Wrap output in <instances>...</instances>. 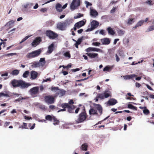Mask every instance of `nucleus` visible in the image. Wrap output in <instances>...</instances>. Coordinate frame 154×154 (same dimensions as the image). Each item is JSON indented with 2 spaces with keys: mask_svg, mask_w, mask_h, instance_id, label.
<instances>
[{
  "mask_svg": "<svg viewBox=\"0 0 154 154\" xmlns=\"http://www.w3.org/2000/svg\"><path fill=\"white\" fill-rule=\"evenodd\" d=\"M72 22V20L68 19L64 21L60 22L57 24V27L61 30H64L66 27L69 26Z\"/></svg>",
  "mask_w": 154,
  "mask_h": 154,
  "instance_id": "nucleus-3",
  "label": "nucleus"
},
{
  "mask_svg": "<svg viewBox=\"0 0 154 154\" xmlns=\"http://www.w3.org/2000/svg\"><path fill=\"white\" fill-rule=\"evenodd\" d=\"M80 69L79 68H76L75 69H73L71 70V71H72V72H75L77 71H79Z\"/></svg>",
  "mask_w": 154,
  "mask_h": 154,
  "instance_id": "nucleus-56",
  "label": "nucleus"
},
{
  "mask_svg": "<svg viewBox=\"0 0 154 154\" xmlns=\"http://www.w3.org/2000/svg\"><path fill=\"white\" fill-rule=\"evenodd\" d=\"M54 44L53 43H52L48 47V49L47 51V53L51 54L52 52L54 50Z\"/></svg>",
  "mask_w": 154,
  "mask_h": 154,
  "instance_id": "nucleus-22",
  "label": "nucleus"
},
{
  "mask_svg": "<svg viewBox=\"0 0 154 154\" xmlns=\"http://www.w3.org/2000/svg\"><path fill=\"white\" fill-rule=\"evenodd\" d=\"M64 55L65 57H69V58L70 57V54L69 52H66L64 54Z\"/></svg>",
  "mask_w": 154,
  "mask_h": 154,
  "instance_id": "nucleus-49",
  "label": "nucleus"
},
{
  "mask_svg": "<svg viewBox=\"0 0 154 154\" xmlns=\"http://www.w3.org/2000/svg\"><path fill=\"white\" fill-rule=\"evenodd\" d=\"M65 94V91L63 89H59L58 92L57 93V95H58L59 94L61 96H63Z\"/></svg>",
  "mask_w": 154,
  "mask_h": 154,
  "instance_id": "nucleus-29",
  "label": "nucleus"
},
{
  "mask_svg": "<svg viewBox=\"0 0 154 154\" xmlns=\"http://www.w3.org/2000/svg\"><path fill=\"white\" fill-rule=\"evenodd\" d=\"M107 30L109 34L113 35L115 34V32L114 30L110 27H108Z\"/></svg>",
  "mask_w": 154,
  "mask_h": 154,
  "instance_id": "nucleus-26",
  "label": "nucleus"
},
{
  "mask_svg": "<svg viewBox=\"0 0 154 154\" xmlns=\"http://www.w3.org/2000/svg\"><path fill=\"white\" fill-rule=\"evenodd\" d=\"M53 119L54 121V125H55L59 124L60 122L56 118H55V117L53 116Z\"/></svg>",
  "mask_w": 154,
  "mask_h": 154,
  "instance_id": "nucleus-31",
  "label": "nucleus"
},
{
  "mask_svg": "<svg viewBox=\"0 0 154 154\" xmlns=\"http://www.w3.org/2000/svg\"><path fill=\"white\" fill-rule=\"evenodd\" d=\"M10 123V122H6L4 125V127L5 128L7 126H8L9 125Z\"/></svg>",
  "mask_w": 154,
  "mask_h": 154,
  "instance_id": "nucleus-53",
  "label": "nucleus"
},
{
  "mask_svg": "<svg viewBox=\"0 0 154 154\" xmlns=\"http://www.w3.org/2000/svg\"><path fill=\"white\" fill-rule=\"evenodd\" d=\"M103 94L105 98H107L110 96V94L107 92H105Z\"/></svg>",
  "mask_w": 154,
  "mask_h": 154,
  "instance_id": "nucleus-48",
  "label": "nucleus"
},
{
  "mask_svg": "<svg viewBox=\"0 0 154 154\" xmlns=\"http://www.w3.org/2000/svg\"><path fill=\"white\" fill-rule=\"evenodd\" d=\"M73 100H71L68 103H66L68 104L67 107L68 108V111H69V113H74V110L75 108V106L72 104L74 103Z\"/></svg>",
  "mask_w": 154,
  "mask_h": 154,
  "instance_id": "nucleus-10",
  "label": "nucleus"
},
{
  "mask_svg": "<svg viewBox=\"0 0 154 154\" xmlns=\"http://www.w3.org/2000/svg\"><path fill=\"white\" fill-rule=\"evenodd\" d=\"M83 29H80L79 30H78L77 31V32L78 33L81 34V33H82V32H83Z\"/></svg>",
  "mask_w": 154,
  "mask_h": 154,
  "instance_id": "nucleus-62",
  "label": "nucleus"
},
{
  "mask_svg": "<svg viewBox=\"0 0 154 154\" xmlns=\"http://www.w3.org/2000/svg\"><path fill=\"white\" fill-rule=\"evenodd\" d=\"M55 107V106L53 105H50L49 106V108L50 109H54Z\"/></svg>",
  "mask_w": 154,
  "mask_h": 154,
  "instance_id": "nucleus-64",
  "label": "nucleus"
},
{
  "mask_svg": "<svg viewBox=\"0 0 154 154\" xmlns=\"http://www.w3.org/2000/svg\"><path fill=\"white\" fill-rule=\"evenodd\" d=\"M99 23L97 21L93 20L91 23V27L88 28L86 30V32L91 31L97 27Z\"/></svg>",
  "mask_w": 154,
  "mask_h": 154,
  "instance_id": "nucleus-8",
  "label": "nucleus"
},
{
  "mask_svg": "<svg viewBox=\"0 0 154 154\" xmlns=\"http://www.w3.org/2000/svg\"><path fill=\"white\" fill-rule=\"evenodd\" d=\"M19 128L23 129H28L27 128V124L26 123L23 122V125H20L19 127Z\"/></svg>",
  "mask_w": 154,
  "mask_h": 154,
  "instance_id": "nucleus-33",
  "label": "nucleus"
},
{
  "mask_svg": "<svg viewBox=\"0 0 154 154\" xmlns=\"http://www.w3.org/2000/svg\"><path fill=\"white\" fill-rule=\"evenodd\" d=\"M10 84L13 88L19 87L21 89L27 88L31 85L29 83L26 82L21 79H14L11 81Z\"/></svg>",
  "mask_w": 154,
  "mask_h": 154,
  "instance_id": "nucleus-1",
  "label": "nucleus"
},
{
  "mask_svg": "<svg viewBox=\"0 0 154 154\" xmlns=\"http://www.w3.org/2000/svg\"><path fill=\"white\" fill-rule=\"evenodd\" d=\"M119 38L115 39L114 40V41L113 42V44L114 45L116 44L117 41H119Z\"/></svg>",
  "mask_w": 154,
  "mask_h": 154,
  "instance_id": "nucleus-61",
  "label": "nucleus"
},
{
  "mask_svg": "<svg viewBox=\"0 0 154 154\" xmlns=\"http://www.w3.org/2000/svg\"><path fill=\"white\" fill-rule=\"evenodd\" d=\"M128 108L132 109H133L134 110H137V108L136 107L133 106V105H132L131 104H128Z\"/></svg>",
  "mask_w": 154,
  "mask_h": 154,
  "instance_id": "nucleus-34",
  "label": "nucleus"
},
{
  "mask_svg": "<svg viewBox=\"0 0 154 154\" xmlns=\"http://www.w3.org/2000/svg\"><path fill=\"white\" fill-rule=\"evenodd\" d=\"M101 42L103 45H108L110 42L109 39L108 38H104L101 39Z\"/></svg>",
  "mask_w": 154,
  "mask_h": 154,
  "instance_id": "nucleus-17",
  "label": "nucleus"
},
{
  "mask_svg": "<svg viewBox=\"0 0 154 154\" xmlns=\"http://www.w3.org/2000/svg\"><path fill=\"white\" fill-rule=\"evenodd\" d=\"M44 100L48 104H52L54 103L55 99L53 97L49 95L45 97Z\"/></svg>",
  "mask_w": 154,
  "mask_h": 154,
  "instance_id": "nucleus-11",
  "label": "nucleus"
},
{
  "mask_svg": "<svg viewBox=\"0 0 154 154\" xmlns=\"http://www.w3.org/2000/svg\"><path fill=\"white\" fill-rule=\"evenodd\" d=\"M68 104H66V103H62L61 105V106L63 108V109H61L60 110H59L57 111V112H59L61 111H66L69 112V111H68V108L67 106Z\"/></svg>",
  "mask_w": 154,
  "mask_h": 154,
  "instance_id": "nucleus-15",
  "label": "nucleus"
},
{
  "mask_svg": "<svg viewBox=\"0 0 154 154\" xmlns=\"http://www.w3.org/2000/svg\"><path fill=\"white\" fill-rule=\"evenodd\" d=\"M53 119V117H52L50 115H48L45 116V119L50 121H51Z\"/></svg>",
  "mask_w": 154,
  "mask_h": 154,
  "instance_id": "nucleus-36",
  "label": "nucleus"
},
{
  "mask_svg": "<svg viewBox=\"0 0 154 154\" xmlns=\"http://www.w3.org/2000/svg\"><path fill=\"white\" fill-rule=\"evenodd\" d=\"M143 112L144 114L146 115H149L150 113L149 110L146 107L143 110Z\"/></svg>",
  "mask_w": 154,
  "mask_h": 154,
  "instance_id": "nucleus-35",
  "label": "nucleus"
},
{
  "mask_svg": "<svg viewBox=\"0 0 154 154\" xmlns=\"http://www.w3.org/2000/svg\"><path fill=\"white\" fill-rule=\"evenodd\" d=\"M15 20H11L8 22L7 23V25L10 26V28H11L12 25L14 23Z\"/></svg>",
  "mask_w": 154,
  "mask_h": 154,
  "instance_id": "nucleus-40",
  "label": "nucleus"
},
{
  "mask_svg": "<svg viewBox=\"0 0 154 154\" xmlns=\"http://www.w3.org/2000/svg\"><path fill=\"white\" fill-rule=\"evenodd\" d=\"M56 9L57 11L61 12L62 11L63 9L60 3H57L56 5Z\"/></svg>",
  "mask_w": 154,
  "mask_h": 154,
  "instance_id": "nucleus-21",
  "label": "nucleus"
},
{
  "mask_svg": "<svg viewBox=\"0 0 154 154\" xmlns=\"http://www.w3.org/2000/svg\"><path fill=\"white\" fill-rule=\"evenodd\" d=\"M96 109L94 108L91 109L89 111L90 115H96L100 116L103 113V108L101 105L99 104H94Z\"/></svg>",
  "mask_w": 154,
  "mask_h": 154,
  "instance_id": "nucleus-2",
  "label": "nucleus"
},
{
  "mask_svg": "<svg viewBox=\"0 0 154 154\" xmlns=\"http://www.w3.org/2000/svg\"><path fill=\"white\" fill-rule=\"evenodd\" d=\"M60 89L58 87H54L52 86L51 87V90L53 92L56 93V94L57 95V93L58 92Z\"/></svg>",
  "mask_w": 154,
  "mask_h": 154,
  "instance_id": "nucleus-28",
  "label": "nucleus"
},
{
  "mask_svg": "<svg viewBox=\"0 0 154 154\" xmlns=\"http://www.w3.org/2000/svg\"><path fill=\"white\" fill-rule=\"evenodd\" d=\"M86 54L90 59L97 58L98 57V54L96 53H87Z\"/></svg>",
  "mask_w": 154,
  "mask_h": 154,
  "instance_id": "nucleus-14",
  "label": "nucleus"
},
{
  "mask_svg": "<svg viewBox=\"0 0 154 154\" xmlns=\"http://www.w3.org/2000/svg\"><path fill=\"white\" fill-rule=\"evenodd\" d=\"M136 76L134 74L128 75L124 76V78L125 79L127 80L132 79Z\"/></svg>",
  "mask_w": 154,
  "mask_h": 154,
  "instance_id": "nucleus-27",
  "label": "nucleus"
},
{
  "mask_svg": "<svg viewBox=\"0 0 154 154\" xmlns=\"http://www.w3.org/2000/svg\"><path fill=\"white\" fill-rule=\"evenodd\" d=\"M117 102L116 100L112 98L110 99L108 101V104L109 106H112L115 105Z\"/></svg>",
  "mask_w": 154,
  "mask_h": 154,
  "instance_id": "nucleus-19",
  "label": "nucleus"
},
{
  "mask_svg": "<svg viewBox=\"0 0 154 154\" xmlns=\"http://www.w3.org/2000/svg\"><path fill=\"white\" fill-rule=\"evenodd\" d=\"M45 34L50 39H54L57 38L58 35L55 32L51 30H47L45 32Z\"/></svg>",
  "mask_w": 154,
  "mask_h": 154,
  "instance_id": "nucleus-5",
  "label": "nucleus"
},
{
  "mask_svg": "<svg viewBox=\"0 0 154 154\" xmlns=\"http://www.w3.org/2000/svg\"><path fill=\"white\" fill-rule=\"evenodd\" d=\"M109 69L110 67L109 66H106L105 68H104L103 69V71H108L109 70Z\"/></svg>",
  "mask_w": 154,
  "mask_h": 154,
  "instance_id": "nucleus-51",
  "label": "nucleus"
},
{
  "mask_svg": "<svg viewBox=\"0 0 154 154\" xmlns=\"http://www.w3.org/2000/svg\"><path fill=\"white\" fill-rule=\"evenodd\" d=\"M32 67L33 68H36L39 67L41 66L40 62H34L31 63Z\"/></svg>",
  "mask_w": 154,
  "mask_h": 154,
  "instance_id": "nucleus-23",
  "label": "nucleus"
},
{
  "mask_svg": "<svg viewBox=\"0 0 154 154\" xmlns=\"http://www.w3.org/2000/svg\"><path fill=\"white\" fill-rule=\"evenodd\" d=\"M25 98L23 97H21V98H19L17 99H16L14 101L15 102H19L21 100H23V99H25Z\"/></svg>",
  "mask_w": 154,
  "mask_h": 154,
  "instance_id": "nucleus-52",
  "label": "nucleus"
},
{
  "mask_svg": "<svg viewBox=\"0 0 154 154\" xmlns=\"http://www.w3.org/2000/svg\"><path fill=\"white\" fill-rule=\"evenodd\" d=\"M109 117V116H108L107 117H106V118H105L104 119H103V120L101 121H100L99 122H98V123L97 124H96L94 126H95V125H97L99 124H101V122L103 121H104L105 120H106L107 119H108Z\"/></svg>",
  "mask_w": 154,
  "mask_h": 154,
  "instance_id": "nucleus-47",
  "label": "nucleus"
},
{
  "mask_svg": "<svg viewBox=\"0 0 154 154\" xmlns=\"http://www.w3.org/2000/svg\"><path fill=\"white\" fill-rule=\"evenodd\" d=\"M93 45L96 46H99L100 44V43L98 42H95L93 43Z\"/></svg>",
  "mask_w": 154,
  "mask_h": 154,
  "instance_id": "nucleus-57",
  "label": "nucleus"
},
{
  "mask_svg": "<svg viewBox=\"0 0 154 154\" xmlns=\"http://www.w3.org/2000/svg\"><path fill=\"white\" fill-rule=\"evenodd\" d=\"M116 7H113L112 10L110 11V13H112L114 12L116 10Z\"/></svg>",
  "mask_w": 154,
  "mask_h": 154,
  "instance_id": "nucleus-55",
  "label": "nucleus"
},
{
  "mask_svg": "<svg viewBox=\"0 0 154 154\" xmlns=\"http://www.w3.org/2000/svg\"><path fill=\"white\" fill-rule=\"evenodd\" d=\"M41 51L39 49L33 51L32 52L28 53L26 55V57L28 59H32L38 56L41 53Z\"/></svg>",
  "mask_w": 154,
  "mask_h": 154,
  "instance_id": "nucleus-4",
  "label": "nucleus"
},
{
  "mask_svg": "<svg viewBox=\"0 0 154 154\" xmlns=\"http://www.w3.org/2000/svg\"><path fill=\"white\" fill-rule=\"evenodd\" d=\"M10 97V96L9 95V94L8 93H4L3 92H1L0 93V97Z\"/></svg>",
  "mask_w": 154,
  "mask_h": 154,
  "instance_id": "nucleus-37",
  "label": "nucleus"
},
{
  "mask_svg": "<svg viewBox=\"0 0 154 154\" xmlns=\"http://www.w3.org/2000/svg\"><path fill=\"white\" fill-rule=\"evenodd\" d=\"M144 22V20H143L139 21L136 25L133 28V29H136L137 27L141 26L143 23Z\"/></svg>",
  "mask_w": 154,
  "mask_h": 154,
  "instance_id": "nucleus-25",
  "label": "nucleus"
},
{
  "mask_svg": "<svg viewBox=\"0 0 154 154\" xmlns=\"http://www.w3.org/2000/svg\"><path fill=\"white\" fill-rule=\"evenodd\" d=\"M108 17V16L107 15H104L101 17V19H106Z\"/></svg>",
  "mask_w": 154,
  "mask_h": 154,
  "instance_id": "nucleus-59",
  "label": "nucleus"
},
{
  "mask_svg": "<svg viewBox=\"0 0 154 154\" xmlns=\"http://www.w3.org/2000/svg\"><path fill=\"white\" fill-rule=\"evenodd\" d=\"M39 87H34L30 89L29 92L33 97H37V95L39 94Z\"/></svg>",
  "mask_w": 154,
  "mask_h": 154,
  "instance_id": "nucleus-7",
  "label": "nucleus"
},
{
  "mask_svg": "<svg viewBox=\"0 0 154 154\" xmlns=\"http://www.w3.org/2000/svg\"><path fill=\"white\" fill-rule=\"evenodd\" d=\"M86 20L85 19H84L76 23L73 27V29L74 31H76L77 29H79L81 27L84 26L86 23Z\"/></svg>",
  "mask_w": 154,
  "mask_h": 154,
  "instance_id": "nucleus-9",
  "label": "nucleus"
},
{
  "mask_svg": "<svg viewBox=\"0 0 154 154\" xmlns=\"http://www.w3.org/2000/svg\"><path fill=\"white\" fill-rule=\"evenodd\" d=\"M42 41V38L38 37L35 38L32 43V45L34 47H36L40 44Z\"/></svg>",
  "mask_w": 154,
  "mask_h": 154,
  "instance_id": "nucleus-12",
  "label": "nucleus"
},
{
  "mask_svg": "<svg viewBox=\"0 0 154 154\" xmlns=\"http://www.w3.org/2000/svg\"><path fill=\"white\" fill-rule=\"evenodd\" d=\"M82 37L81 38H79L77 41L76 42V43L79 45H80L82 41Z\"/></svg>",
  "mask_w": 154,
  "mask_h": 154,
  "instance_id": "nucleus-45",
  "label": "nucleus"
},
{
  "mask_svg": "<svg viewBox=\"0 0 154 154\" xmlns=\"http://www.w3.org/2000/svg\"><path fill=\"white\" fill-rule=\"evenodd\" d=\"M19 71L18 70H14L11 72V74L13 75H17L19 74Z\"/></svg>",
  "mask_w": 154,
  "mask_h": 154,
  "instance_id": "nucleus-41",
  "label": "nucleus"
},
{
  "mask_svg": "<svg viewBox=\"0 0 154 154\" xmlns=\"http://www.w3.org/2000/svg\"><path fill=\"white\" fill-rule=\"evenodd\" d=\"M80 0H73L71 5V8L74 9L80 5Z\"/></svg>",
  "mask_w": 154,
  "mask_h": 154,
  "instance_id": "nucleus-13",
  "label": "nucleus"
},
{
  "mask_svg": "<svg viewBox=\"0 0 154 154\" xmlns=\"http://www.w3.org/2000/svg\"><path fill=\"white\" fill-rule=\"evenodd\" d=\"M39 88L40 89L39 91H40L41 92H42L44 89V88L42 85L40 86Z\"/></svg>",
  "mask_w": 154,
  "mask_h": 154,
  "instance_id": "nucleus-54",
  "label": "nucleus"
},
{
  "mask_svg": "<svg viewBox=\"0 0 154 154\" xmlns=\"http://www.w3.org/2000/svg\"><path fill=\"white\" fill-rule=\"evenodd\" d=\"M97 97H99V98L101 99H104V96L103 94H98L97 95Z\"/></svg>",
  "mask_w": 154,
  "mask_h": 154,
  "instance_id": "nucleus-46",
  "label": "nucleus"
},
{
  "mask_svg": "<svg viewBox=\"0 0 154 154\" xmlns=\"http://www.w3.org/2000/svg\"><path fill=\"white\" fill-rule=\"evenodd\" d=\"M135 85L137 87L139 88L141 86V85L138 82H136L135 83Z\"/></svg>",
  "mask_w": 154,
  "mask_h": 154,
  "instance_id": "nucleus-63",
  "label": "nucleus"
},
{
  "mask_svg": "<svg viewBox=\"0 0 154 154\" xmlns=\"http://www.w3.org/2000/svg\"><path fill=\"white\" fill-rule=\"evenodd\" d=\"M88 145L86 143H83L80 147L82 151H87L88 149Z\"/></svg>",
  "mask_w": 154,
  "mask_h": 154,
  "instance_id": "nucleus-24",
  "label": "nucleus"
},
{
  "mask_svg": "<svg viewBox=\"0 0 154 154\" xmlns=\"http://www.w3.org/2000/svg\"><path fill=\"white\" fill-rule=\"evenodd\" d=\"M115 56L116 57V61L117 62H119L120 60V58L118 56L117 54H116Z\"/></svg>",
  "mask_w": 154,
  "mask_h": 154,
  "instance_id": "nucleus-60",
  "label": "nucleus"
},
{
  "mask_svg": "<svg viewBox=\"0 0 154 154\" xmlns=\"http://www.w3.org/2000/svg\"><path fill=\"white\" fill-rule=\"evenodd\" d=\"M31 79L33 80L35 79L37 77L38 73L34 71H32L31 72Z\"/></svg>",
  "mask_w": 154,
  "mask_h": 154,
  "instance_id": "nucleus-18",
  "label": "nucleus"
},
{
  "mask_svg": "<svg viewBox=\"0 0 154 154\" xmlns=\"http://www.w3.org/2000/svg\"><path fill=\"white\" fill-rule=\"evenodd\" d=\"M100 33L101 35H105V32L104 31L103 29H102L100 30Z\"/></svg>",
  "mask_w": 154,
  "mask_h": 154,
  "instance_id": "nucleus-58",
  "label": "nucleus"
},
{
  "mask_svg": "<svg viewBox=\"0 0 154 154\" xmlns=\"http://www.w3.org/2000/svg\"><path fill=\"white\" fill-rule=\"evenodd\" d=\"M134 22V21L133 18H130L128 19L127 23L128 25H131Z\"/></svg>",
  "mask_w": 154,
  "mask_h": 154,
  "instance_id": "nucleus-38",
  "label": "nucleus"
},
{
  "mask_svg": "<svg viewBox=\"0 0 154 154\" xmlns=\"http://www.w3.org/2000/svg\"><path fill=\"white\" fill-rule=\"evenodd\" d=\"M29 73V72L28 71H26L23 74V76L25 78H27Z\"/></svg>",
  "mask_w": 154,
  "mask_h": 154,
  "instance_id": "nucleus-39",
  "label": "nucleus"
},
{
  "mask_svg": "<svg viewBox=\"0 0 154 154\" xmlns=\"http://www.w3.org/2000/svg\"><path fill=\"white\" fill-rule=\"evenodd\" d=\"M41 63V65L42 66H44L45 63V58H40L39 62Z\"/></svg>",
  "mask_w": 154,
  "mask_h": 154,
  "instance_id": "nucleus-30",
  "label": "nucleus"
},
{
  "mask_svg": "<svg viewBox=\"0 0 154 154\" xmlns=\"http://www.w3.org/2000/svg\"><path fill=\"white\" fill-rule=\"evenodd\" d=\"M31 35L26 36L21 40V41L20 42V43L21 44L23 43Z\"/></svg>",
  "mask_w": 154,
  "mask_h": 154,
  "instance_id": "nucleus-42",
  "label": "nucleus"
},
{
  "mask_svg": "<svg viewBox=\"0 0 154 154\" xmlns=\"http://www.w3.org/2000/svg\"><path fill=\"white\" fill-rule=\"evenodd\" d=\"M146 4H148L150 5H153L154 3L152 2V1L151 0H147L145 2Z\"/></svg>",
  "mask_w": 154,
  "mask_h": 154,
  "instance_id": "nucleus-43",
  "label": "nucleus"
},
{
  "mask_svg": "<svg viewBox=\"0 0 154 154\" xmlns=\"http://www.w3.org/2000/svg\"><path fill=\"white\" fill-rule=\"evenodd\" d=\"M98 14L97 11L94 9H91L90 10V15L93 17H96Z\"/></svg>",
  "mask_w": 154,
  "mask_h": 154,
  "instance_id": "nucleus-20",
  "label": "nucleus"
},
{
  "mask_svg": "<svg viewBox=\"0 0 154 154\" xmlns=\"http://www.w3.org/2000/svg\"><path fill=\"white\" fill-rule=\"evenodd\" d=\"M154 30V25L150 26L148 29V31H150Z\"/></svg>",
  "mask_w": 154,
  "mask_h": 154,
  "instance_id": "nucleus-50",
  "label": "nucleus"
},
{
  "mask_svg": "<svg viewBox=\"0 0 154 154\" xmlns=\"http://www.w3.org/2000/svg\"><path fill=\"white\" fill-rule=\"evenodd\" d=\"M125 32V31L122 29H119L117 30L118 35L119 36L122 35L124 34Z\"/></svg>",
  "mask_w": 154,
  "mask_h": 154,
  "instance_id": "nucleus-32",
  "label": "nucleus"
},
{
  "mask_svg": "<svg viewBox=\"0 0 154 154\" xmlns=\"http://www.w3.org/2000/svg\"><path fill=\"white\" fill-rule=\"evenodd\" d=\"M83 16V14H81L80 13H79L77 14V15L74 17V19H77Z\"/></svg>",
  "mask_w": 154,
  "mask_h": 154,
  "instance_id": "nucleus-44",
  "label": "nucleus"
},
{
  "mask_svg": "<svg viewBox=\"0 0 154 154\" xmlns=\"http://www.w3.org/2000/svg\"><path fill=\"white\" fill-rule=\"evenodd\" d=\"M87 117V114L85 112H82L79 115L78 118L76 120V122L80 123L84 121Z\"/></svg>",
  "mask_w": 154,
  "mask_h": 154,
  "instance_id": "nucleus-6",
  "label": "nucleus"
},
{
  "mask_svg": "<svg viewBox=\"0 0 154 154\" xmlns=\"http://www.w3.org/2000/svg\"><path fill=\"white\" fill-rule=\"evenodd\" d=\"M85 51L87 52H89L90 51L101 52L102 51V50L100 49L91 47H89L87 48L86 49Z\"/></svg>",
  "mask_w": 154,
  "mask_h": 154,
  "instance_id": "nucleus-16",
  "label": "nucleus"
}]
</instances>
